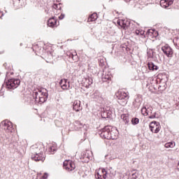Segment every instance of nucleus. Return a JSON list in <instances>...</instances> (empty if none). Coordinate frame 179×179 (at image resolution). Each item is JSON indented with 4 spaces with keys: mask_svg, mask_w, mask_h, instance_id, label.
Segmentation results:
<instances>
[{
    "mask_svg": "<svg viewBox=\"0 0 179 179\" xmlns=\"http://www.w3.org/2000/svg\"><path fill=\"white\" fill-rule=\"evenodd\" d=\"M35 101L39 103V104H43L45 103L48 99V91L45 88L38 89L37 91L34 92Z\"/></svg>",
    "mask_w": 179,
    "mask_h": 179,
    "instance_id": "nucleus-1",
    "label": "nucleus"
},
{
    "mask_svg": "<svg viewBox=\"0 0 179 179\" xmlns=\"http://www.w3.org/2000/svg\"><path fill=\"white\" fill-rule=\"evenodd\" d=\"M31 149H36L35 152L31 156V159L34 160L35 162H44L45 158L43 155V151L44 150V148L43 145H34L31 148Z\"/></svg>",
    "mask_w": 179,
    "mask_h": 179,
    "instance_id": "nucleus-2",
    "label": "nucleus"
},
{
    "mask_svg": "<svg viewBox=\"0 0 179 179\" xmlns=\"http://www.w3.org/2000/svg\"><path fill=\"white\" fill-rule=\"evenodd\" d=\"M116 96L117 99V102L120 104V106H127L128 103V99H129V94L128 92H125L124 91H119L116 94Z\"/></svg>",
    "mask_w": 179,
    "mask_h": 179,
    "instance_id": "nucleus-3",
    "label": "nucleus"
},
{
    "mask_svg": "<svg viewBox=\"0 0 179 179\" xmlns=\"http://www.w3.org/2000/svg\"><path fill=\"white\" fill-rule=\"evenodd\" d=\"M19 85H20V80L17 78H11L8 80L6 83V89L13 90L19 87Z\"/></svg>",
    "mask_w": 179,
    "mask_h": 179,
    "instance_id": "nucleus-4",
    "label": "nucleus"
},
{
    "mask_svg": "<svg viewBox=\"0 0 179 179\" xmlns=\"http://www.w3.org/2000/svg\"><path fill=\"white\" fill-rule=\"evenodd\" d=\"M3 129L7 132V134H12L15 131L12 122L9 120H4L1 124Z\"/></svg>",
    "mask_w": 179,
    "mask_h": 179,
    "instance_id": "nucleus-5",
    "label": "nucleus"
},
{
    "mask_svg": "<svg viewBox=\"0 0 179 179\" xmlns=\"http://www.w3.org/2000/svg\"><path fill=\"white\" fill-rule=\"evenodd\" d=\"M110 132H111V126H106L99 131V135L103 139L110 140Z\"/></svg>",
    "mask_w": 179,
    "mask_h": 179,
    "instance_id": "nucleus-6",
    "label": "nucleus"
},
{
    "mask_svg": "<svg viewBox=\"0 0 179 179\" xmlns=\"http://www.w3.org/2000/svg\"><path fill=\"white\" fill-rule=\"evenodd\" d=\"M162 51L168 58H173V55L174 54V50L173 48L169 45H165L162 47Z\"/></svg>",
    "mask_w": 179,
    "mask_h": 179,
    "instance_id": "nucleus-7",
    "label": "nucleus"
},
{
    "mask_svg": "<svg viewBox=\"0 0 179 179\" xmlns=\"http://www.w3.org/2000/svg\"><path fill=\"white\" fill-rule=\"evenodd\" d=\"M117 23L119 26H120V27L124 29V30H127L128 27H134V25L131 24L129 21L127 20H117Z\"/></svg>",
    "mask_w": 179,
    "mask_h": 179,
    "instance_id": "nucleus-8",
    "label": "nucleus"
},
{
    "mask_svg": "<svg viewBox=\"0 0 179 179\" xmlns=\"http://www.w3.org/2000/svg\"><path fill=\"white\" fill-rule=\"evenodd\" d=\"M63 166L66 170H69V171H72L73 170H75L76 166L75 165V162L68 160L65 161L63 163Z\"/></svg>",
    "mask_w": 179,
    "mask_h": 179,
    "instance_id": "nucleus-9",
    "label": "nucleus"
},
{
    "mask_svg": "<svg viewBox=\"0 0 179 179\" xmlns=\"http://www.w3.org/2000/svg\"><path fill=\"white\" fill-rule=\"evenodd\" d=\"M59 85L63 90H69L71 87V83L68 79H62L59 82Z\"/></svg>",
    "mask_w": 179,
    "mask_h": 179,
    "instance_id": "nucleus-10",
    "label": "nucleus"
},
{
    "mask_svg": "<svg viewBox=\"0 0 179 179\" xmlns=\"http://www.w3.org/2000/svg\"><path fill=\"white\" fill-rule=\"evenodd\" d=\"M149 127L150 131H152L154 134H158V132L160 131V124H158L157 122H152Z\"/></svg>",
    "mask_w": 179,
    "mask_h": 179,
    "instance_id": "nucleus-11",
    "label": "nucleus"
},
{
    "mask_svg": "<svg viewBox=\"0 0 179 179\" xmlns=\"http://www.w3.org/2000/svg\"><path fill=\"white\" fill-rule=\"evenodd\" d=\"M152 111H153V107L152 106H143L141 108V113L143 115L148 116L149 115V113H150V114H152Z\"/></svg>",
    "mask_w": 179,
    "mask_h": 179,
    "instance_id": "nucleus-12",
    "label": "nucleus"
},
{
    "mask_svg": "<svg viewBox=\"0 0 179 179\" xmlns=\"http://www.w3.org/2000/svg\"><path fill=\"white\" fill-rule=\"evenodd\" d=\"M110 139L115 140L118 138V130L115 127H111L110 132L109 134Z\"/></svg>",
    "mask_w": 179,
    "mask_h": 179,
    "instance_id": "nucleus-13",
    "label": "nucleus"
},
{
    "mask_svg": "<svg viewBox=\"0 0 179 179\" xmlns=\"http://www.w3.org/2000/svg\"><path fill=\"white\" fill-rule=\"evenodd\" d=\"M173 3L174 0H161L160 6L162 8H164L166 9V8H169L170 5H173Z\"/></svg>",
    "mask_w": 179,
    "mask_h": 179,
    "instance_id": "nucleus-14",
    "label": "nucleus"
},
{
    "mask_svg": "<svg viewBox=\"0 0 179 179\" xmlns=\"http://www.w3.org/2000/svg\"><path fill=\"white\" fill-rule=\"evenodd\" d=\"M91 99L95 100L96 101H100L101 100V94L99 90H96L94 93L90 95Z\"/></svg>",
    "mask_w": 179,
    "mask_h": 179,
    "instance_id": "nucleus-15",
    "label": "nucleus"
},
{
    "mask_svg": "<svg viewBox=\"0 0 179 179\" xmlns=\"http://www.w3.org/2000/svg\"><path fill=\"white\" fill-rule=\"evenodd\" d=\"M147 54L148 58H150L151 59H152V61H156V59H157V57H156V52L152 49L148 50Z\"/></svg>",
    "mask_w": 179,
    "mask_h": 179,
    "instance_id": "nucleus-16",
    "label": "nucleus"
},
{
    "mask_svg": "<svg viewBox=\"0 0 179 179\" xmlns=\"http://www.w3.org/2000/svg\"><path fill=\"white\" fill-rule=\"evenodd\" d=\"M83 82L85 87L88 88L89 86H91V85H93V78H92V77H87L83 80Z\"/></svg>",
    "mask_w": 179,
    "mask_h": 179,
    "instance_id": "nucleus-17",
    "label": "nucleus"
},
{
    "mask_svg": "<svg viewBox=\"0 0 179 179\" xmlns=\"http://www.w3.org/2000/svg\"><path fill=\"white\" fill-rule=\"evenodd\" d=\"M113 78V75H111L110 72H106L102 75V80L103 82H107V80H111Z\"/></svg>",
    "mask_w": 179,
    "mask_h": 179,
    "instance_id": "nucleus-18",
    "label": "nucleus"
},
{
    "mask_svg": "<svg viewBox=\"0 0 179 179\" xmlns=\"http://www.w3.org/2000/svg\"><path fill=\"white\" fill-rule=\"evenodd\" d=\"M113 114V112L110 110H104L101 113V117L102 118H111V115Z\"/></svg>",
    "mask_w": 179,
    "mask_h": 179,
    "instance_id": "nucleus-19",
    "label": "nucleus"
},
{
    "mask_svg": "<svg viewBox=\"0 0 179 179\" xmlns=\"http://www.w3.org/2000/svg\"><path fill=\"white\" fill-rule=\"evenodd\" d=\"M73 108L75 111H80V110H82V106H80V101H75L73 102Z\"/></svg>",
    "mask_w": 179,
    "mask_h": 179,
    "instance_id": "nucleus-20",
    "label": "nucleus"
},
{
    "mask_svg": "<svg viewBox=\"0 0 179 179\" xmlns=\"http://www.w3.org/2000/svg\"><path fill=\"white\" fill-rule=\"evenodd\" d=\"M48 26H49V27H55V26H57V20L54 17L49 19L48 21Z\"/></svg>",
    "mask_w": 179,
    "mask_h": 179,
    "instance_id": "nucleus-21",
    "label": "nucleus"
},
{
    "mask_svg": "<svg viewBox=\"0 0 179 179\" xmlns=\"http://www.w3.org/2000/svg\"><path fill=\"white\" fill-rule=\"evenodd\" d=\"M150 71H157L159 66L155 65L153 62H148V64Z\"/></svg>",
    "mask_w": 179,
    "mask_h": 179,
    "instance_id": "nucleus-22",
    "label": "nucleus"
},
{
    "mask_svg": "<svg viewBox=\"0 0 179 179\" xmlns=\"http://www.w3.org/2000/svg\"><path fill=\"white\" fill-rule=\"evenodd\" d=\"M74 125L76 127H77V129H82V128H84V129H86L85 128L86 125L83 124L82 122H80L79 121H76Z\"/></svg>",
    "mask_w": 179,
    "mask_h": 179,
    "instance_id": "nucleus-23",
    "label": "nucleus"
},
{
    "mask_svg": "<svg viewBox=\"0 0 179 179\" xmlns=\"http://www.w3.org/2000/svg\"><path fill=\"white\" fill-rule=\"evenodd\" d=\"M36 178L37 179H47V178H48V173H44L43 175V173H38Z\"/></svg>",
    "mask_w": 179,
    "mask_h": 179,
    "instance_id": "nucleus-24",
    "label": "nucleus"
},
{
    "mask_svg": "<svg viewBox=\"0 0 179 179\" xmlns=\"http://www.w3.org/2000/svg\"><path fill=\"white\" fill-rule=\"evenodd\" d=\"M121 120L124 121V124H128L129 122V116L127 114H122L121 115Z\"/></svg>",
    "mask_w": 179,
    "mask_h": 179,
    "instance_id": "nucleus-25",
    "label": "nucleus"
},
{
    "mask_svg": "<svg viewBox=\"0 0 179 179\" xmlns=\"http://www.w3.org/2000/svg\"><path fill=\"white\" fill-rule=\"evenodd\" d=\"M97 13H94L88 17V22H94L97 20Z\"/></svg>",
    "mask_w": 179,
    "mask_h": 179,
    "instance_id": "nucleus-26",
    "label": "nucleus"
},
{
    "mask_svg": "<svg viewBox=\"0 0 179 179\" xmlns=\"http://www.w3.org/2000/svg\"><path fill=\"white\" fill-rule=\"evenodd\" d=\"M133 33H135L136 36H143L145 34V31L139 29H133Z\"/></svg>",
    "mask_w": 179,
    "mask_h": 179,
    "instance_id": "nucleus-27",
    "label": "nucleus"
},
{
    "mask_svg": "<svg viewBox=\"0 0 179 179\" xmlns=\"http://www.w3.org/2000/svg\"><path fill=\"white\" fill-rule=\"evenodd\" d=\"M102 173H103L102 176L100 174L97 175L98 178L99 179L107 178V171H106V169H102Z\"/></svg>",
    "mask_w": 179,
    "mask_h": 179,
    "instance_id": "nucleus-28",
    "label": "nucleus"
},
{
    "mask_svg": "<svg viewBox=\"0 0 179 179\" xmlns=\"http://www.w3.org/2000/svg\"><path fill=\"white\" fill-rule=\"evenodd\" d=\"M1 141L3 142V145H9V142L8 141V137L3 134L1 136Z\"/></svg>",
    "mask_w": 179,
    "mask_h": 179,
    "instance_id": "nucleus-29",
    "label": "nucleus"
},
{
    "mask_svg": "<svg viewBox=\"0 0 179 179\" xmlns=\"http://www.w3.org/2000/svg\"><path fill=\"white\" fill-rule=\"evenodd\" d=\"M67 55L69 56V58H71L73 59V58H77L78 57V54L76 53V51L71 52H67Z\"/></svg>",
    "mask_w": 179,
    "mask_h": 179,
    "instance_id": "nucleus-30",
    "label": "nucleus"
},
{
    "mask_svg": "<svg viewBox=\"0 0 179 179\" xmlns=\"http://www.w3.org/2000/svg\"><path fill=\"white\" fill-rule=\"evenodd\" d=\"M56 150H57V148L55 146H53V145L48 146V152H50L51 155H54V152H55Z\"/></svg>",
    "mask_w": 179,
    "mask_h": 179,
    "instance_id": "nucleus-31",
    "label": "nucleus"
},
{
    "mask_svg": "<svg viewBox=\"0 0 179 179\" xmlns=\"http://www.w3.org/2000/svg\"><path fill=\"white\" fill-rule=\"evenodd\" d=\"M131 123L133 125H138L139 124V120L138 117H134L131 119Z\"/></svg>",
    "mask_w": 179,
    "mask_h": 179,
    "instance_id": "nucleus-32",
    "label": "nucleus"
},
{
    "mask_svg": "<svg viewBox=\"0 0 179 179\" xmlns=\"http://www.w3.org/2000/svg\"><path fill=\"white\" fill-rule=\"evenodd\" d=\"M90 153V155H92V151H87L85 153L83 159H88V160H90V157H92L90 155H89Z\"/></svg>",
    "mask_w": 179,
    "mask_h": 179,
    "instance_id": "nucleus-33",
    "label": "nucleus"
},
{
    "mask_svg": "<svg viewBox=\"0 0 179 179\" xmlns=\"http://www.w3.org/2000/svg\"><path fill=\"white\" fill-rule=\"evenodd\" d=\"M157 113L156 112H155L154 113H152V115H150L149 116V118H150V120H153V119H155V118H158V117H157Z\"/></svg>",
    "mask_w": 179,
    "mask_h": 179,
    "instance_id": "nucleus-34",
    "label": "nucleus"
},
{
    "mask_svg": "<svg viewBox=\"0 0 179 179\" xmlns=\"http://www.w3.org/2000/svg\"><path fill=\"white\" fill-rule=\"evenodd\" d=\"M138 177H139V173L135 172L131 174V179H137Z\"/></svg>",
    "mask_w": 179,
    "mask_h": 179,
    "instance_id": "nucleus-35",
    "label": "nucleus"
},
{
    "mask_svg": "<svg viewBox=\"0 0 179 179\" xmlns=\"http://www.w3.org/2000/svg\"><path fill=\"white\" fill-rule=\"evenodd\" d=\"M53 8H54V9H56V10H61V3H59V4H54L53 5Z\"/></svg>",
    "mask_w": 179,
    "mask_h": 179,
    "instance_id": "nucleus-36",
    "label": "nucleus"
},
{
    "mask_svg": "<svg viewBox=\"0 0 179 179\" xmlns=\"http://www.w3.org/2000/svg\"><path fill=\"white\" fill-rule=\"evenodd\" d=\"M173 43H174V44H176V45H178V44H179V38H174V39H173Z\"/></svg>",
    "mask_w": 179,
    "mask_h": 179,
    "instance_id": "nucleus-37",
    "label": "nucleus"
},
{
    "mask_svg": "<svg viewBox=\"0 0 179 179\" xmlns=\"http://www.w3.org/2000/svg\"><path fill=\"white\" fill-rule=\"evenodd\" d=\"M64 17H65V14H61V15L59 16V20H62V19H64Z\"/></svg>",
    "mask_w": 179,
    "mask_h": 179,
    "instance_id": "nucleus-38",
    "label": "nucleus"
},
{
    "mask_svg": "<svg viewBox=\"0 0 179 179\" xmlns=\"http://www.w3.org/2000/svg\"><path fill=\"white\" fill-rule=\"evenodd\" d=\"M169 145L170 148H174V146H176V143L170 142Z\"/></svg>",
    "mask_w": 179,
    "mask_h": 179,
    "instance_id": "nucleus-39",
    "label": "nucleus"
},
{
    "mask_svg": "<svg viewBox=\"0 0 179 179\" xmlns=\"http://www.w3.org/2000/svg\"><path fill=\"white\" fill-rule=\"evenodd\" d=\"M165 148H166L167 149H169V148H170V143H166L164 145Z\"/></svg>",
    "mask_w": 179,
    "mask_h": 179,
    "instance_id": "nucleus-40",
    "label": "nucleus"
},
{
    "mask_svg": "<svg viewBox=\"0 0 179 179\" xmlns=\"http://www.w3.org/2000/svg\"><path fill=\"white\" fill-rule=\"evenodd\" d=\"M150 33H151V34H153V30H152V29H148V31H147V34H150Z\"/></svg>",
    "mask_w": 179,
    "mask_h": 179,
    "instance_id": "nucleus-41",
    "label": "nucleus"
},
{
    "mask_svg": "<svg viewBox=\"0 0 179 179\" xmlns=\"http://www.w3.org/2000/svg\"><path fill=\"white\" fill-rule=\"evenodd\" d=\"M3 16V12L0 10V19Z\"/></svg>",
    "mask_w": 179,
    "mask_h": 179,
    "instance_id": "nucleus-42",
    "label": "nucleus"
},
{
    "mask_svg": "<svg viewBox=\"0 0 179 179\" xmlns=\"http://www.w3.org/2000/svg\"><path fill=\"white\" fill-rule=\"evenodd\" d=\"M124 2H130L131 0H124Z\"/></svg>",
    "mask_w": 179,
    "mask_h": 179,
    "instance_id": "nucleus-43",
    "label": "nucleus"
},
{
    "mask_svg": "<svg viewBox=\"0 0 179 179\" xmlns=\"http://www.w3.org/2000/svg\"><path fill=\"white\" fill-rule=\"evenodd\" d=\"M18 1H20V0H18Z\"/></svg>",
    "mask_w": 179,
    "mask_h": 179,
    "instance_id": "nucleus-44",
    "label": "nucleus"
}]
</instances>
